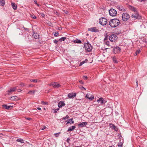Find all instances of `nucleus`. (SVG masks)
<instances>
[{"mask_svg":"<svg viewBox=\"0 0 147 147\" xmlns=\"http://www.w3.org/2000/svg\"><path fill=\"white\" fill-rule=\"evenodd\" d=\"M119 24V20L117 19H111L109 22V25L112 28H115L118 26Z\"/></svg>","mask_w":147,"mask_h":147,"instance_id":"obj_1","label":"nucleus"},{"mask_svg":"<svg viewBox=\"0 0 147 147\" xmlns=\"http://www.w3.org/2000/svg\"><path fill=\"white\" fill-rule=\"evenodd\" d=\"M84 48L85 50L87 52L91 51L92 49V47L89 42H87L85 44Z\"/></svg>","mask_w":147,"mask_h":147,"instance_id":"obj_2","label":"nucleus"},{"mask_svg":"<svg viewBox=\"0 0 147 147\" xmlns=\"http://www.w3.org/2000/svg\"><path fill=\"white\" fill-rule=\"evenodd\" d=\"M99 22L101 25L102 26L105 25L107 23V20L105 18H102L99 19Z\"/></svg>","mask_w":147,"mask_h":147,"instance_id":"obj_3","label":"nucleus"},{"mask_svg":"<svg viewBox=\"0 0 147 147\" xmlns=\"http://www.w3.org/2000/svg\"><path fill=\"white\" fill-rule=\"evenodd\" d=\"M122 19L124 21L128 20L130 18L129 15L127 13H124L122 15Z\"/></svg>","mask_w":147,"mask_h":147,"instance_id":"obj_4","label":"nucleus"},{"mask_svg":"<svg viewBox=\"0 0 147 147\" xmlns=\"http://www.w3.org/2000/svg\"><path fill=\"white\" fill-rule=\"evenodd\" d=\"M131 18L132 20H135L137 19H141V17L139 16L138 13L137 11L135 12L134 14L132 15Z\"/></svg>","mask_w":147,"mask_h":147,"instance_id":"obj_5","label":"nucleus"},{"mask_svg":"<svg viewBox=\"0 0 147 147\" xmlns=\"http://www.w3.org/2000/svg\"><path fill=\"white\" fill-rule=\"evenodd\" d=\"M117 36L115 34H112L109 36V39L112 42H115L117 39Z\"/></svg>","mask_w":147,"mask_h":147,"instance_id":"obj_6","label":"nucleus"},{"mask_svg":"<svg viewBox=\"0 0 147 147\" xmlns=\"http://www.w3.org/2000/svg\"><path fill=\"white\" fill-rule=\"evenodd\" d=\"M110 15L112 16H115L117 14V12L115 9H110L109 10Z\"/></svg>","mask_w":147,"mask_h":147,"instance_id":"obj_7","label":"nucleus"},{"mask_svg":"<svg viewBox=\"0 0 147 147\" xmlns=\"http://www.w3.org/2000/svg\"><path fill=\"white\" fill-rule=\"evenodd\" d=\"M121 51V49L118 47H116L114 48L113 49V52L114 54H116L120 53Z\"/></svg>","mask_w":147,"mask_h":147,"instance_id":"obj_8","label":"nucleus"},{"mask_svg":"<svg viewBox=\"0 0 147 147\" xmlns=\"http://www.w3.org/2000/svg\"><path fill=\"white\" fill-rule=\"evenodd\" d=\"M50 86H53V87L55 88H58L61 86L57 82H52L49 85Z\"/></svg>","mask_w":147,"mask_h":147,"instance_id":"obj_9","label":"nucleus"},{"mask_svg":"<svg viewBox=\"0 0 147 147\" xmlns=\"http://www.w3.org/2000/svg\"><path fill=\"white\" fill-rule=\"evenodd\" d=\"M76 93H70L67 95L69 98H74L76 96Z\"/></svg>","mask_w":147,"mask_h":147,"instance_id":"obj_10","label":"nucleus"},{"mask_svg":"<svg viewBox=\"0 0 147 147\" xmlns=\"http://www.w3.org/2000/svg\"><path fill=\"white\" fill-rule=\"evenodd\" d=\"M32 36L34 38L37 39L39 38L40 35L39 34L37 33H36L35 32H33V34L32 35Z\"/></svg>","mask_w":147,"mask_h":147,"instance_id":"obj_11","label":"nucleus"},{"mask_svg":"<svg viewBox=\"0 0 147 147\" xmlns=\"http://www.w3.org/2000/svg\"><path fill=\"white\" fill-rule=\"evenodd\" d=\"M88 30L92 32H96L98 31V30L95 27L89 28Z\"/></svg>","mask_w":147,"mask_h":147,"instance_id":"obj_12","label":"nucleus"},{"mask_svg":"<svg viewBox=\"0 0 147 147\" xmlns=\"http://www.w3.org/2000/svg\"><path fill=\"white\" fill-rule=\"evenodd\" d=\"M87 124V122H82L79 123L78 125L79 127H82L85 126Z\"/></svg>","mask_w":147,"mask_h":147,"instance_id":"obj_13","label":"nucleus"},{"mask_svg":"<svg viewBox=\"0 0 147 147\" xmlns=\"http://www.w3.org/2000/svg\"><path fill=\"white\" fill-rule=\"evenodd\" d=\"M65 105V104L63 101H60L58 103V106L59 108H61Z\"/></svg>","mask_w":147,"mask_h":147,"instance_id":"obj_14","label":"nucleus"},{"mask_svg":"<svg viewBox=\"0 0 147 147\" xmlns=\"http://www.w3.org/2000/svg\"><path fill=\"white\" fill-rule=\"evenodd\" d=\"M97 101L98 103L102 104L105 103V100L102 98H100L97 100Z\"/></svg>","mask_w":147,"mask_h":147,"instance_id":"obj_15","label":"nucleus"},{"mask_svg":"<svg viewBox=\"0 0 147 147\" xmlns=\"http://www.w3.org/2000/svg\"><path fill=\"white\" fill-rule=\"evenodd\" d=\"M117 9L120 11H125V9L124 7L122 5H120L119 6H117Z\"/></svg>","mask_w":147,"mask_h":147,"instance_id":"obj_16","label":"nucleus"},{"mask_svg":"<svg viewBox=\"0 0 147 147\" xmlns=\"http://www.w3.org/2000/svg\"><path fill=\"white\" fill-rule=\"evenodd\" d=\"M17 87H15L12 88H10V89L8 91V92H9V93L11 92H14L16 89Z\"/></svg>","mask_w":147,"mask_h":147,"instance_id":"obj_17","label":"nucleus"},{"mask_svg":"<svg viewBox=\"0 0 147 147\" xmlns=\"http://www.w3.org/2000/svg\"><path fill=\"white\" fill-rule=\"evenodd\" d=\"M76 128L75 126H73L69 128L67 130L68 131H71L74 130Z\"/></svg>","mask_w":147,"mask_h":147,"instance_id":"obj_18","label":"nucleus"},{"mask_svg":"<svg viewBox=\"0 0 147 147\" xmlns=\"http://www.w3.org/2000/svg\"><path fill=\"white\" fill-rule=\"evenodd\" d=\"M89 94H87L86 95L85 97L91 100H92L94 98V96H91L90 97H89Z\"/></svg>","mask_w":147,"mask_h":147,"instance_id":"obj_19","label":"nucleus"},{"mask_svg":"<svg viewBox=\"0 0 147 147\" xmlns=\"http://www.w3.org/2000/svg\"><path fill=\"white\" fill-rule=\"evenodd\" d=\"M3 108L6 109H9L11 107H12V106H8L6 105H3Z\"/></svg>","mask_w":147,"mask_h":147,"instance_id":"obj_20","label":"nucleus"},{"mask_svg":"<svg viewBox=\"0 0 147 147\" xmlns=\"http://www.w3.org/2000/svg\"><path fill=\"white\" fill-rule=\"evenodd\" d=\"M129 8L131 10L133 11H134L135 12L137 11H136V8H135L134 7H133L131 6H130L129 7Z\"/></svg>","mask_w":147,"mask_h":147,"instance_id":"obj_21","label":"nucleus"},{"mask_svg":"<svg viewBox=\"0 0 147 147\" xmlns=\"http://www.w3.org/2000/svg\"><path fill=\"white\" fill-rule=\"evenodd\" d=\"M73 41L74 43L79 44H80L82 42L80 40L78 39L74 40Z\"/></svg>","mask_w":147,"mask_h":147,"instance_id":"obj_22","label":"nucleus"},{"mask_svg":"<svg viewBox=\"0 0 147 147\" xmlns=\"http://www.w3.org/2000/svg\"><path fill=\"white\" fill-rule=\"evenodd\" d=\"M10 100H18V97L16 96H12L10 97Z\"/></svg>","mask_w":147,"mask_h":147,"instance_id":"obj_23","label":"nucleus"},{"mask_svg":"<svg viewBox=\"0 0 147 147\" xmlns=\"http://www.w3.org/2000/svg\"><path fill=\"white\" fill-rule=\"evenodd\" d=\"M111 58L112 59L114 63H117L116 58L115 56H113L111 57Z\"/></svg>","mask_w":147,"mask_h":147,"instance_id":"obj_24","label":"nucleus"},{"mask_svg":"<svg viewBox=\"0 0 147 147\" xmlns=\"http://www.w3.org/2000/svg\"><path fill=\"white\" fill-rule=\"evenodd\" d=\"M11 6L12 7L14 10H15L17 9V5L15 3H12Z\"/></svg>","mask_w":147,"mask_h":147,"instance_id":"obj_25","label":"nucleus"},{"mask_svg":"<svg viewBox=\"0 0 147 147\" xmlns=\"http://www.w3.org/2000/svg\"><path fill=\"white\" fill-rule=\"evenodd\" d=\"M66 39V37H62L60 38L59 40L60 42H62V41H64Z\"/></svg>","mask_w":147,"mask_h":147,"instance_id":"obj_26","label":"nucleus"},{"mask_svg":"<svg viewBox=\"0 0 147 147\" xmlns=\"http://www.w3.org/2000/svg\"><path fill=\"white\" fill-rule=\"evenodd\" d=\"M5 4V1L4 0H0V5L3 6Z\"/></svg>","mask_w":147,"mask_h":147,"instance_id":"obj_27","label":"nucleus"},{"mask_svg":"<svg viewBox=\"0 0 147 147\" xmlns=\"http://www.w3.org/2000/svg\"><path fill=\"white\" fill-rule=\"evenodd\" d=\"M104 43L107 45L109 47H110L112 48V47L110 45H109V41H107L104 42Z\"/></svg>","mask_w":147,"mask_h":147,"instance_id":"obj_28","label":"nucleus"},{"mask_svg":"<svg viewBox=\"0 0 147 147\" xmlns=\"http://www.w3.org/2000/svg\"><path fill=\"white\" fill-rule=\"evenodd\" d=\"M16 141L18 142H21V143H24V140L23 139H17Z\"/></svg>","mask_w":147,"mask_h":147,"instance_id":"obj_29","label":"nucleus"},{"mask_svg":"<svg viewBox=\"0 0 147 147\" xmlns=\"http://www.w3.org/2000/svg\"><path fill=\"white\" fill-rule=\"evenodd\" d=\"M74 123V121H73V119H69V121L67 122V123Z\"/></svg>","mask_w":147,"mask_h":147,"instance_id":"obj_30","label":"nucleus"},{"mask_svg":"<svg viewBox=\"0 0 147 147\" xmlns=\"http://www.w3.org/2000/svg\"><path fill=\"white\" fill-rule=\"evenodd\" d=\"M35 91V90H30V91L28 92V94H34V93Z\"/></svg>","mask_w":147,"mask_h":147,"instance_id":"obj_31","label":"nucleus"},{"mask_svg":"<svg viewBox=\"0 0 147 147\" xmlns=\"http://www.w3.org/2000/svg\"><path fill=\"white\" fill-rule=\"evenodd\" d=\"M30 81L31 82L37 83L38 82V80H37L35 79H31Z\"/></svg>","mask_w":147,"mask_h":147,"instance_id":"obj_32","label":"nucleus"},{"mask_svg":"<svg viewBox=\"0 0 147 147\" xmlns=\"http://www.w3.org/2000/svg\"><path fill=\"white\" fill-rule=\"evenodd\" d=\"M31 16L32 18L34 19H36V16L33 14H31Z\"/></svg>","mask_w":147,"mask_h":147,"instance_id":"obj_33","label":"nucleus"},{"mask_svg":"<svg viewBox=\"0 0 147 147\" xmlns=\"http://www.w3.org/2000/svg\"><path fill=\"white\" fill-rule=\"evenodd\" d=\"M41 103L44 105H47L48 104V102H44V101H42Z\"/></svg>","mask_w":147,"mask_h":147,"instance_id":"obj_34","label":"nucleus"},{"mask_svg":"<svg viewBox=\"0 0 147 147\" xmlns=\"http://www.w3.org/2000/svg\"><path fill=\"white\" fill-rule=\"evenodd\" d=\"M60 134V132H59L55 134L54 135L56 137H57L59 136V134Z\"/></svg>","mask_w":147,"mask_h":147,"instance_id":"obj_35","label":"nucleus"},{"mask_svg":"<svg viewBox=\"0 0 147 147\" xmlns=\"http://www.w3.org/2000/svg\"><path fill=\"white\" fill-rule=\"evenodd\" d=\"M69 118V116L68 115H67L66 116L63 118V119L66 120Z\"/></svg>","mask_w":147,"mask_h":147,"instance_id":"obj_36","label":"nucleus"},{"mask_svg":"<svg viewBox=\"0 0 147 147\" xmlns=\"http://www.w3.org/2000/svg\"><path fill=\"white\" fill-rule=\"evenodd\" d=\"M83 78L85 80H86L88 78L87 76H84L83 77Z\"/></svg>","mask_w":147,"mask_h":147,"instance_id":"obj_37","label":"nucleus"},{"mask_svg":"<svg viewBox=\"0 0 147 147\" xmlns=\"http://www.w3.org/2000/svg\"><path fill=\"white\" fill-rule=\"evenodd\" d=\"M123 144L121 143H119L118 144V146L119 147H122V146Z\"/></svg>","mask_w":147,"mask_h":147,"instance_id":"obj_38","label":"nucleus"},{"mask_svg":"<svg viewBox=\"0 0 147 147\" xmlns=\"http://www.w3.org/2000/svg\"><path fill=\"white\" fill-rule=\"evenodd\" d=\"M58 35H59V33L57 32H55L54 34V36H58Z\"/></svg>","mask_w":147,"mask_h":147,"instance_id":"obj_39","label":"nucleus"},{"mask_svg":"<svg viewBox=\"0 0 147 147\" xmlns=\"http://www.w3.org/2000/svg\"><path fill=\"white\" fill-rule=\"evenodd\" d=\"M85 62L84 61H83L82 62H81L79 64V66H81Z\"/></svg>","mask_w":147,"mask_h":147,"instance_id":"obj_40","label":"nucleus"},{"mask_svg":"<svg viewBox=\"0 0 147 147\" xmlns=\"http://www.w3.org/2000/svg\"><path fill=\"white\" fill-rule=\"evenodd\" d=\"M140 52V50H138L137 51H136L135 54H136V55H137V54H139Z\"/></svg>","mask_w":147,"mask_h":147,"instance_id":"obj_41","label":"nucleus"},{"mask_svg":"<svg viewBox=\"0 0 147 147\" xmlns=\"http://www.w3.org/2000/svg\"><path fill=\"white\" fill-rule=\"evenodd\" d=\"M108 38L107 36H105L104 39V42L107 41V40Z\"/></svg>","mask_w":147,"mask_h":147,"instance_id":"obj_42","label":"nucleus"},{"mask_svg":"<svg viewBox=\"0 0 147 147\" xmlns=\"http://www.w3.org/2000/svg\"><path fill=\"white\" fill-rule=\"evenodd\" d=\"M59 108H57L56 109H55V110H54V113H56L57 112V111H58V110H59Z\"/></svg>","mask_w":147,"mask_h":147,"instance_id":"obj_43","label":"nucleus"},{"mask_svg":"<svg viewBox=\"0 0 147 147\" xmlns=\"http://www.w3.org/2000/svg\"><path fill=\"white\" fill-rule=\"evenodd\" d=\"M53 42L55 43L56 44H57V42H58V41L57 40H54Z\"/></svg>","mask_w":147,"mask_h":147,"instance_id":"obj_44","label":"nucleus"},{"mask_svg":"<svg viewBox=\"0 0 147 147\" xmlns=\"http://www.w3.org/2000/svg\"><path fill=\"white\" fill-rule=\"evenodd\" d=\"M34 2L35 3V4H36L38 6H39V4L37 3V2L36 1V0H34Z\"/></svg>","mask_w":147,"mask_h":147,"instance_id":"obj_45","label":"nucleus"},{"mask_svg":"<svg viewBox=\"0 0 147 147\" xmlns=\"http://www.w3.org/2000/svg\"><path fill=\"white\" fill-rule=\"evenodd\" d=\"M81 89L82 90H86V89L85 88H84L83 86H82L81 87Z\"/></svg>","mask_w":147,"mask_h":147,"instance_id":"obj_46","label":"nucleus"},{"mask_svg":"<svg viewBox=\"0 0 147 147\" xmlns=\"http://www.w3.org/2000/svg\"><path fill=\"white\" fill-rule=\"evenodd\" d=\"M20 85L22 86H25V85L24 83H21L20 84Z\"/></svg>","mask_w":147,"mask_h":147,"instance_id":"obj_47","label":"nucleus"},{"mask_svg":"<svg viewBox=\"0 0 147 147\" xmlns=\"http://www.w3.org/2000/svg\"><path fill=\"white\" fill-rule=\"evenodd\" d=\"M69 141H70V139L69 138H68L67 139L66 141L67 143H69Z\"/></svg>","mask_w":147,"mask_h":147,"instance_id":"obj_48","label":"nucleus"},{"mask_svg":"<svg viewBox=\"0 0 147 147\" xmlns=\"http://www.w3.org/2000/svg\"><path fill=\"white\" fill-rule=\"evenodd\" d=\"M46 128V126H43L42 128L41 129L42 130H44Z\"/></svg>","mask_w":147,"mask_h":147,"instance_id":"obj_49","label":"nucleus"},{"mask_svg":"<svg viewBox=\"0 0 147 147\" xmlns=\"http://www.w3.org/2000/svg\"><path fill=\"white\" fill-rule=\"evenodd\" d=\"M79 82L81 84H84V82L82 81V80H80L79 81Z\"/></svg>","mask_w":147,"mask_h":147,"instance_id":"obj_50","label":"nucleus"},{"mask_svg":"<svg viewBox=\"0 0 147 147\" xmlns=\"http://www.w3.org/2000/svg\"><path fill=\"white\" fill-rule=\"evenodd\" d=\"M23 28H24V29L25 30H28V28H25L24 26L23 27Z\"/></svg>","mask_w":147,"mask_h":147,"instance_id":"obj_51","label":"nucleus"},{"mask_svg":"<svg viewBox=\"0 0 147 147\" xmlns=\"http://www.w3.org/2000/svg\"><path fill=\"white\" fill-rule=\"evenodd\" d=\"M136 83L137 86H138V81L137 80H136Z\"/></svg>","mask_w":147,"mask_h":147,"instance_id":"obj_52","label":"nucleus"},{"mask_svg":"<svg viewBox=\"0 0 147 147\" xmlns=\"http://www.w3.org/2000/svg\"><path fill=\"white\" fill-rule=\"evenodd\" d=\"M30 87H33L34 86V85L32 84H30L29 85V86Z\"/></svg>","mask_w":147,"mask_h":147,"instance_id":"obj_53","label":"nucleus"},{"mask_svg":"<svg viewBox=\"0 0 147 147\" xmlns=\"http://www.w3.org/2000/svg\"><path fill=\"white\" fill-rule=\"evenodd\" d=\"M26 119L28 120H31V118H27Z\"/></svg>","mask_w":147,"mask_h":147,"instance_id":"obj_54","label":"nucleus"},{"mask_svg":"<svg viewBox=\"0 0 147 147\" xmlns=\"http://www.w3.org/2000/svg\"><path fill=\"white\" fill-rule=\"evenodd\" d=\"M37 109L38 110H41V108H40V107H38V108H37Z\"/></svg>","mask_w":147,"mask_h":147,"instance_id":"obj_55","label":"nucleus"},{"mask_svg":"<svg viewBox=\"0 0 147 147\" xmlns=\"http://www.w3.org/2000/svg\"><path fill=\"white\" fill-rule=\"evenodd\" d=\"M113 128L114 129H115V128H116L115 126L114 125H113Z\"/></svg>","mask_w":147,"mask_h":147,"instance_id":"obj_56","label":"nucleus"},{"mask_svg":"<svg viewBox=\"0 0 147 147\" xmlns=\"http://www.w3.org/2000/svg\"><path fill=\"white\" fill-rule=\"evenodd\" d=\"M18 91L19 92H20V91H22V90H21V89H19L18 90Z\"/></svg>","mask_w":147,"mask_h":147,"instance_id":"obj_57","label":"nucleus"},{"mask_svg":"<svg viewBox=\"0 0 147 147\" xmlns=\"http://www.w3.org/2000/svg\"><path fill=\"white\" fill-rule=\"evenodd\" d=\"M42 16L44 17L45 16V15L44 14H42Z\"/></svg>","mask_w":147,"mask_h":147,"instance_id":"obj_58","label":"nucleus"},{"mask_svg":"<svg viewBox=\"0 0 147 147\" xmlns=\"http://www.w3.org/2000/svg\"><path fill=\"white\" fill-rule=\"evenodd\" d=\"M22 32H21V33H19V34L20 35H22Z\"/></svg>","mask_w":147,"mask_h":147,"instance_id":"obj_59","label":"nucleus"},{"mask_svg":"<svg viewBox=\"0 0 147 147\" xmlns=\"http://www.w3.org/2000/svg\"><path fill=\"white\" fill-rule=\"evenodd\" d=\"M20 30L19 29L18 30V32H19V31H20Z\"/></svg>","mask_w":147,"mask_h":147,"instance_id":"obj_60","label":"nucleus"},{"mask_svg":"<svg viewBox=\"0 0 147 147\" xmlns=\"http://www.w3.org/2000/svg\"><path fill=\"white\" fill-rule=\"evenodd\" d=\"M74 147H82V146H75Z\"/></svg>","mask_w":147,"mask_h":147,"instance_id":"obj_61","label":"nucleus"},{"mask_svg":"<svg viewBox=\"0 0 147 147\" xmlns=\"http://www.w3.org/2000/svg\"><path fill=\"white\" fill-rule=\"evenodd\" d=\"M109 147H113L112 146H109Z\"/></svg>","mask_w":147,"mask_h":147,"instance_id":"obj_62","label":"nucleus"},{"mask_svg":"<svg viewBox=\"0 0 147 147\" xmlns=\"http://www.w3.org/2000/svg\"><path fill=\"white\" fill-rule=\"evenodd\" d=\"M67 11L66 12H65V13H67Z\"/></svg>","mask_w":147,"mask_h":147,"instance_id":"obj_63","label":"nucleus"},{"mask_svg":"<svg viewBox=\"0 0 147 147\" xmlns=\"http://www.w3.org/2000/svg\"><path fill=\"white\" fill-rule=\"evenodd\" d=\"M67 11L66 12H65V13H67Z\"/></svg>","mask_w":147,"mask_h":147,"instance_id":"obj_64","label":"nucleus"}]
</instances>
